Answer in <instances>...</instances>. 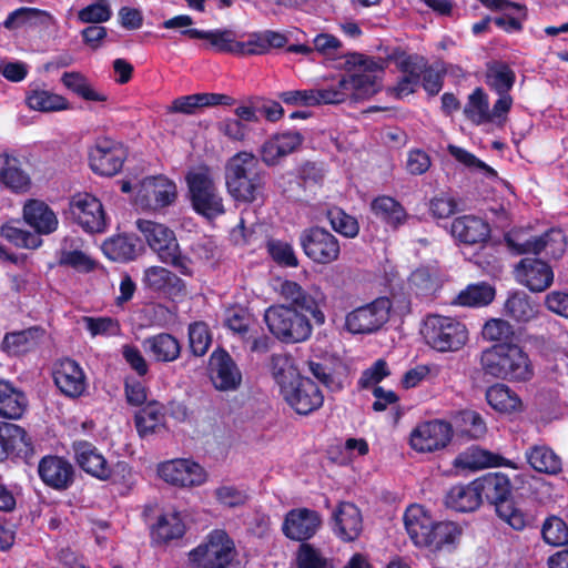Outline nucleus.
<instances>
[{"label": "nucleus", "mask_w": 568, "mask_h": 568, "mask_svg": "<svg viewBox=\"0 0 568 568\" xmlns=\"http://www.w3.org/2000/svg\"><path fill=\"white\" fill-rule=\"evenodd\" d=\"M124 160L125 151L122 144L109 138H98L89 151L90 168L101 176L118 174Z\"/></svg>", "instance_id": "obj_17"}, {"label": "nucleus", "mask_w": 568, "mask_h": 568, "mask_svg": "<svg viewBox=\"0 0 568 568\" xmlns=\"http://www.w3.org/2000/svg\"><path fill=\"white\" fill-rule=\"evenodd\" d=\"M343 68L348 75L341 78V85L345 87L348 95L354 99H366L373 97L381 90V83L376 72H383L384 68L373 57L358 52H351L343 55Z\"/></svg>", "instance_id": "obj_6"}, {"label": "nucleus", "mask_w": 568, "mask_h": 568, "mask_svg": "<svg viewBox=\"0 0 568 568\" xmlns=\"http://www.w3.org/2000/svg\"><path fill=\"white\" fill-rule=\"evenodd\" d=\"M101 248L110 261L129 263L139 256L142 250V243L136 234L119 233L108 237L102 243Z\"/></svg>", "instance_id": "obj_31"}, {"label": "nucleus", "mask_w": 568, "mask_h": 568, "mask_svg": "<svg viewBox=\"0 0 568 568\" xmlns=\"http://www.w3.org/2000/svg\"><path fill=\"white\" fill-rule=\"evenodd\" d=\"M176 196L175 183L163 175H159L143 180L138 193V201L144 207L158 210L171 205Z\"/></svg>", "instance_id": "obj_25"}, {"label": "nucleus", "mask_w": 568, "mask_h": 568, "mask_svg": "<svg viewBox=\"0 0 568 568\" xmlns=\"http://www.w3.org/2000/svg\"><path fill=\"white\" fill-rule=\"evenodd\" d=\"M542 540L552 547H566L568 545V525L556 515H549L541 525Z\"/></svg>", "instance_id": "obj_56"}, {"label": "nucleus", "mask_w": 568, "mask_h": 568, "mask_svg": "<svg viewBox=\"0 0 568 568\" xmlns=\"http://www.w3.org/2000/svg\"><path fill=\"white\" fill-rule=\"evenodd\" d=\"M210 379L216 390L235 392L243 383V374L231 354L219 346L209 358Z\"/></svg>", "instance_id": "obj_14"}, {"label": "nucleus", "mask_w": 568, "mask_h": 568, "mask_svg": "<svg viewBox=\"0 0 568 568\" xmlns=\"http://www.w3.org/2000/svg\"><path fill=\"white\" fill-rule=\"evenodd\" d=\"M23 220L38 236L48 235L58 229V217L53 210L41 200H29L23 206Z\"/></svg>", "instance_id": "obj_34"}, {"label": "nucleus", "mask_w": 568, "mask_h": 568, "mask_svg": "<svg viewBox=\"0 0 568 568\" xmlns=\"http://www.w3.org/2000/svg\"><path fill=\"white\" fill-rule=\"evenodd\" d=\"M258 158L248 151H239L227 159L224 179L227 193L239 203L252 204L263 201L268 173Z\"/></svg>", "instance_id": "obj_2"}, {"label": "nucleus", "mask_w": 568, "mask_h": 568, "mask_svg": "<svg viewBox=\"0 0 568 568\" xmlns=\"http://www.w3.org/2000/svg\"><path fill=\"white\" fill-rule=\"evenodd\" d=\"M0 183L16 193H24L30 189L31 179L22 168L21 160L13 153H0Z\"/></svg>", "instance_id": "obj_35"}, {"label": "nucleus", "mask_w": 568, "mask_h": 568, "mask_svg": "<svg viewBox=\"0 0 568 568\" xmlns=\"http://www.w3.org/2000/svg\"><path fill=\"white\" fill-rule=\"evenodd\" d=\"M409 290L419 298L432 301L442 288L437 273L427 266L417 267L408 277Z\"/></svg>", "instance_id": "obj_47"}, {"label": "nucleus", "mask_w": 568, "mask_h": 568, "mask_svg": "<svg viewBox=\"0 0 568 568\" xmlns=\"http://www.w3.org/2000/svg\"><path fill=\"white\" fill-rule=\"evenodd\" d=\"M540 254L544 252L547 257L559 260L566 252V235L560 229H549L539 235Z\"/></svg>", "instance_id": "obj_61"}, {"label": "nucleus", "mask_w": 568, "mask_h": 568, "mask_svg": "<svg viewBox=\"0 0 568 568\" xmlns=\"http://www.w3.org/2000/svg\"><path fill=\"white\" fill-rule=\"evenodd\" d=\"M530 467L541 474L557 475L562 469L560 457L547 445H534L525 453Z\"/></svg>", "instance_id": "obj_46"}, {"label": "nucleus", "mask_w": 568, "mask_h": 568, "mask_svg": "<svg viewBox=\"0 0 568 568\" xmlns=\"http://www.w3.org/2000/svg\"><path fill=\"white\" fill-rule=\"evenodd\" d=\"M181 34L190 39L206 40L207 43L204 44V48L211 49L216 53H231L239 55V52L243 49V45H240V41L236 40V32L226 28L207 31L190 28L182 30Z\"/></svg>", "instance_id": "obj_28"}, {"label": "nucleus", "mask_w": 568, "mask_h": 568, "mask_svg": "<svg viewBox=\"0 0 568 568\" xmlns=\"http://www.w3.org/2000/svg\"><path fill=\"white\" fill-rule=\"evenodd\" d=\"M481 501L485 499L495 507L496 515L515 530H524L530 523L513 496V483L501 471H490L475 479Z\"/></svg>", "instance_id": "obj_4"}, {"label": "nucleus", "mask_w": 568, "mask_h": 568, "mask_svg": "<svg viewBox=\"0 0 568 568\" xmlns=\"http://www.w3.org/2000/svg\"><path fill=\"white\" fill-rule=\"evenodd\" d=\"M26 393L10 381L0 378V417L20 419L28 407Z\"/></svg>", "instance_id": "obj_39"}, {"label": "nucleus", "mask_w": 568, "mask_h": 568, "mask_svg": "<svg viewBox=\"0 0 568 568\" xmlns=\"http://www.w3.org/2000/svg\"><path fill=\"white\" fill-rule=\"evenodd\" d=\"M490 226L475 215H463L454 219L450 233L460 243L475 245L486 243L490 237Z\"/></svg>", "instance_id": "obj_30"}, {"label": "nucleus", "mask_w": 568, "mask_h": 568, "mask_svg": "<svg viewBox=\"0 0 568 568\" xmlns=\"http://www.w3.org/2000/svg\"><path fill=\"white\" fill-rule=\"evenodd\" d=\"M332 519L333 532L343 541H354L362 532V514L353 503L341 501L334 510Z\"/></svg>", "instance_id": "obj_29"}, {"label": "nucleus", "mask_w": 568, "mask_h": 568, "mask_svg": "<svg viewBox=\"0 0 568 568\" xmlns=\"http://www.w3.org/2000/svg\"><path fill=\"white\" fill-rule=\"evenodd\" d=\"M454 466L462 469L477 470L491 467L519 469L517 463L490 450L473 445L457 455Z\"/></svg>", "instance_id": "obj_27"}, {"label": "nucleus", "mask_w": 568, "mask_h": 568, "mask_svg": "<svg viewBox=\"0 0 568 568\" xmlns=\"http://www.w3.org/2000/svg\"><path fill=\"white\" fill-rule=\"evenodd\" d=\"M143 346L156 362L162 363L174 362L182 349L179 339L169 333H159L145 338Z\"/></svg>", "instance_id": "obj_45"}, {"label": "nucleus", "mask_w": 568, "mask_h": 568, "mask_svg": "<svg viewBox=\"0 0 568 568\" xmlns=\"http://www.w3.org/2000/svg\"><path fill=\"white\" fill-rule=\"evenodd\" d=\"M271 368L284 400L296 414L307 416L323 406L321 388L313 379L296 371L290 356L273 354Z\"/></svg>", "instance_id": "obj_1"}, {"label": "nucleus", "mask_w": 568, "mask_h": 568, "mask_svg": "<svg viewBox=\"0 0 568 568\" xmlns=\"http://www.w3.org/2000/svg\"><path fill=\"white\" fill-rule=\"evenodd\" d=\"M239 552L234 540L223 529H214L189 552L196 568H237Z\"/></svg>", "instance_id": "obj_9"}, {"label": "nucleus", "mask_w": 568, "mask_h": 568, "mask_svg": "<svg viewBox=\"0 0 568 568\" xmlns=\"http://www.w3.org/2000/svg\"><path fill=\"white\" fill-rule=\"evenodd\" d=\"M50 14L38 8L21 7L8 14L2 22V27L8 30H14L24 26L43 24Z\"/></svg>", "instance_id": "obj_53"}, {"label": "nucleus", "mask_w": 568, "mask_h": 568, "mask_svg": "<svg viewBox=\"0 0 568 568\" xmlns=\"http://www.w3.org/2000/svg\"><path fill=\"white\" fill-rule=\"evenodd\" d=\"M32 449L31 439L23 427L0 422V463L7 460L14 453L28 455Z\"/></svg>", "instance_id": "obj_33"}, {"label": "nucleus", "mask_w": 568, "mask_h": 568, "mask_svg": "<svg viewBox=\"0 0 568 568\" xmlns=\"http://www.w3.org/2000/svg\"><path fill=\"white\" fill-rule=\"evenodd\" d=\"M112 17L109 0H97L78 11V20L81 23L99 24L106 22Z\"/></svg>", "instance_id": "obj_63"}, {"label": "nucleus", "mask_w": 568, "mask_h": 568, "mask_svg": "<svg viewBox=\"0 0 568 568\" xmlns=\"http://www.w3.org/2000/svg\"><path fill=\"white\" fill-rule=\"evenodd\" d=\"M516 282L532 293H541L554 283V270L538 257H524L514 267Z\"/></svg>", "instance_id": "obj_21"}, {"label": "nucleus", "mask_w": 568, "mask_h": 568, "mask_svg": "<svg viewBox=\"0 0 568 568\" xmlns=\"http://www.w3.org/2000/svg\"><path fill=\"white\" fill-rule=\"evenodd\" d=\"M193 210L207 220H214L225 212L213 179L207 172H190L186 178Z\"/></svg>", "instance_id": "obj_10"}, {"label": "nucleus", "mask_w": 568, "mask_h": 568, "mask_svg": "<svg viewBox=\"0 0 568 568\" xmlns=\"http://www.w3.org/2000/svg\"><path fill=\"white\" fill-rule=\"evenodd\" d=\"M322 518L316 510L308 508L291 509L284 517L282 531L291 540L307 542L318 530Z\"/></svg>", "instance_id": "obj_24"}, {"label": "nucleus", "mask_w": 568, "mask_h": 568, "mask_svg": "<svg viewBox=\"0 0 568 568\" xmlns=\"http://www.w3.org/2000/svg\"><path fill=\"white\" fill-rule=\"evenodd\" d=\"M185 524L179 513H166L158 517L151 526L150 537L153 546L169 545L185 535Z\"/></svg>", "instance_id": "obj_37"}, {"label": "nucleus", "mask_w": 568, "mask_h": 568, "mask_svg": "<svg viewBox=\"0 0 568 568\" xmlns=\"http://www.w3.org/2000/svg\"><path fill=\"white\" fill-rule=\"evenodd\" d=\"M0 235L14 246L20 248L34 250L42 244V239L37 234L20 229L14 223H4L0 227Z\"/></svg>", "instance_id": "obj_58"}, {"label": "nucleus", "mask_w": 568, "mask_h": 568, "mask_svg": "<svg viewBox=\"0 0 568 568\" xmlns=\"http://www.w3.org/2000/svg\"><path fill=\"white\" fill-rule=\"evenodd\" d=\"M404 524L413 542L427 547L435 524L428 511L420 505H412L404 514Z\"/></svg>", "instance_id": "obj_36"}, {"label": "nucleus", "mask_w": 568, "mask_h": 568, "mask_svg": "<svg viewBox=\"0 0 568 568\" xmlns=\"http://www.w3.org/2000/svg\"><path fill=\"white\" fill-rule=\"evenodd\" d=\"M158 471L164 481L178 487L200 486L206 480L205 469L199 463L186 458L162 463Z\"/></svg>", "instance_id": "obj_22"}, {"label": "nucleus", "mask_w": 568, "mask_h": 568, "mask_svg": "<svg viewBox=\"0 0 568 568\" xmlns=\"http://www.w3.org/2000/svg\"><path fill=\"white\" fill-rule=\"evenodd\" d=\"M38 475L45 486L62 491L73 485L75 469L73 465L62 456L45 455L39 462Z\"/></svg>", "instance_id": "obj_23"}, {"label": "nucleus", "mask_w": 568, "mask_h": 568, "mask_svg": "<svg viewBox=\"0 0 568 568\" xmlns=\"http://www.w3.org/2000/svg\"><path fill=\"white\" fill-rule=\"evenodd\" d=\"M136 227L162 263L174 267L184 276L193 275L192 261L182 253L175 233L170 227L144 219L136 221Z\"/></svg>", "instance_id": "obj_5"}, {"label": "nucleus", "mask_w": 568, "mask_h": 568, "mask_svg": "<svg viewBox=\"0 0 568 568\" xmlns=\"http://www.w3.org/2000/svg\"><path fill=\"white\" fill-rule=\"evenodd\" d=\"M327 219L332 229L346 239H354L359 233L357 219L339 207L328 210Z\"/></svg>", "instance_id": "obj_60"}, {"label": "nucleus", "mask_w": 568, "mask_h": 568, "mask_svg": "<svg viewBox=\"0 0 568 568\" xmlns=\"http://www.w3.org/2000/svg\"><path fill=\"white\" fill-rule=\"evenodd\" d=\"M212 344V334L205 322H194L189 325V348L196 357L204 356Z\"/></svg>", "instance_id": "obj_59"}, {"label": "nucleus", "mask_w": 568, "mask_h": 568, "mask_svg": "<svg viewBox=\"0 0 568 568\" xmlns=\"http://www.w3.org/2000/svg\"><path fill=\"white\" fill-rule=\"evenodd\" d=\"M61 82L68 90L83 100L104 102L108 99L105 94L97 92L89 83L87 77L80 72H64L61 77Z\"/></svg>", "instance_id": "obj_54"}, {"label": "nucleus", "mask_w": 568, "mask_h": 568, "mask_svg": "<svg viewBox=\"0 0 568 568\" xmlns=\"http://www.w3.org/2000/svg\"><path fill=\"white\" fill-rule=\"evenodd\" d=\"M495 298V288L486 283L480 282L470 284L463 290L456 297L455 304L460 306L479 307L490 304Z\"/></svg>", "instance_id": "obj_52"}, {"label": "nucleus", "mask_w": 568, "mask_h": 568, "mask_svg": "<svg viewBox=\"0 0 568 568\" xmlns=\"http://www.w3.org/2000/svg\"><path fill=\"white\" fill-rule=\"evenodd\" d=\"M372 213L393 230L399 229L407 222L408 213L396 199L378 195L371 202Z\"/></svg>", "instance_id": "obj_41"}, {"label": "nucleus", "mask_w": 568, "mask_h": 568, "mask_svg": "<svg viewBox=\"0 0 568 568\" xmlns=\"http://www.w3.org/2000/svg\"><path fill=\"white\" fill-rule=\"evenodd\" d=\"M390 308L388 297H377L351 311L345 317V328L352 334L375 333L388 322Z\"/></svg>", "instance_id": "obj_12"}, {"label": "nucleus", "mask_w": 568, "mask_h": 568, "mask_svg": "<svg viewBox=\"0 0 568 568\" xmlns=\"http://www.w3.org/2000/svg\"><path fill=\"white\" fill-rule=\"evenodd\" d=\"M304 141L305 136L297 130L276 132L260 146L261 160L268 168L276 166L282 159L297 152Z\"/></svg>", "instance_id": "obj_19"}, {"label": "nucleus", "mask_w": 568, "mask_h": 568, "mask_svg": "<svg viewBox=\"0 0 568 568\" xmlns=\"http://www.w3.org/2000/svg\"><path fill=\"white\" fill-rule=\"evenodd\" d=\"M71 214L79 226L89 234L106 229V215L101 201L90 193H79L70 202Z\"/></svg>", "instance_id": "obj_15"}, {"label": "nucleus", "mask_w": 568, "mask_h": 568, "mask_svg": "<svg viewBox=\"0 0 568 568\" xmlns=\"http://www.w3.org/2000/svg\"><path fill=\"white\" fill-rule=\"evenodd\" d=\"M288 38L277 31L265 30L261 32H253L248 36L247 41H240L243 45L239 55H261L267 53L272 48L281 49L286 47Z\"/></svg>", "instance_id": "obj_43"}, {"label": "nucleus", "mask_w": 568, "mask_h": 568, "mask_svg": "<svg viewBox=\"0 0 568 568\" xmlns=\"http://www.w3.org/2000/svg\"><path fill=\"white\" fill-rule=\"evenodd\" d=\"M300 246L305 256L317 265H328L339 258L338 239L323 226L304 229L298 236Z\"/></svg>", "instance_id": "obj_11"}, {"label": "nucleus", "mask_w": 568, "mask_h": 568, "mask_svg": "<svg viewBox=\"0 0 568 568\" xmlns=\"http://www.w3.org/2000/svg\"><path fill=\"white\" fill-rule=\"evenodd\" d=\"M296 568H334L329 559L312 544L302 542L295 554Z\"/></svg>", "instance_id": "obj_62"}, {"label": "nucleus", "mask_w": 568, "mask_h": 568, "mask_svg": "<svg viewBox=\"0 0 568 568\" xmlns=\"http://www.w3.org/2000/svg\"><path fill=\"white\" fill-rule=\"evenodd\" d=\"M453 438V426L442 419L418 424L410 434L409 443L414 450L433 453L444 449Z\"/></svg>", "instance_id": "obj_16"}, {"label": "nucleus", "mask_w": 568, "mask_h": 568, "mask_svg": "<svg viewBox=\"0 0 568 568\" xmlns=\"http://www.w3.org/2000/svg\"><path fill=\"white\" fill-rule=\"evenodd\" d=\"M485 82L497 94H509L516 82V73L506 62L495 61L487 64Z\"/></svg>", "instance_id": "obj_48"}, {"label": "nucleus", "mask_w": 568, "mask_h": 568, "mask_svg": "<svg viewBox=\"0 0 568 568\" xmlns=\"http://www.w3.org/2000/svg\"><path fill=\"white\" fill-rule=\"evenodd\" d=\"M455 425L462 437L479 439L487 433V426L483 416L475 410L465 409L456 414Z\"/></svg>", "instance_id": "obj_51"}, {"label": "nucleus", "mask_w": 568, "mask_h": 568, "mask_svg": "<svg viewBox=\"0 0 568 568\" xmlns=\"http://www.w3.org/2000/svg\"><path fill=\"white\" fill-rule=\"evenodd\" d=\"M45 331L41 326H31L26 329L6 333L2 348L8 354L21 355L34 349Z\"/></svg>", "instance_id": "obj_44"}, {"label": "nucleus", "mask_w": 568, "mask_h": 568, "mask_svg": "<svg viewBox=\"0 0 568 568\" xmlns=\"http://www.w3.org/2000/svg\"><path fill=\"white\" fill-rule=\"evenodd\" d=\"M264 322L270 333L284 344L303 343L312 336L310 318L294 307L271 305L265 310Z\"/></svg>", "instance_id": "obj_8"}, {"label": "nucleus", "mask_w": 568, "mask_h": 568, "mask_svg": "<svg viewBox=\"0 0 568 568\" xmlns=\"http://www.w3.org/2000/svg\"><path fill=\"white\" fill-rule=\"evenodd\" d=\"M483 373L508 382H528L534 377V366L528 354L515 343H496L480 353Z\"/></svg>", "instance_id": "obj_3"}, {"label": "nucleus", "mask_w": 568, "mask_h": 568, "mask_svg": "<svg viewBox=\"0 0 568 568\" xmlns=\"http://www.w3.org/2000/svg\"><path fill=\"white\" fill-rule=\"evenodd\" d=\"M24 101L31 110L44 113L71 109L70 102L64 97L34 83L29 85Z\"/></svg>", "instance_id": "obj_40"}, {"label": "nucleus", "mask_w": 568, "mask_h": 568, "mask_svg": "<svg viewBox=\"0 0 568 568\" xmlns=\"http://www.w3.org/2000/svg\"><path fill=\"white\" fill-rule=\"evenodd\" d=\"M52 378L59 392L71 399L83 396L89 386L83 368L70 357H63L53 363Z\"/></svg>", "instance_id": "obj_18"}, {"label": "nucleus", "mask_w": 568, "mask_h": 568, "mask_svg": "<svg viewBox=\"0 0 568 568\" xmlns=\"http://www.w3.org/2000/svg\"><path fill=\"white\" fill-rule=\"evenodd\" d=\"M486 400L491 408L500 413H514L521 406L518 395L505 384H494L486 390Z\"/></svg>", "instance_id": "obj_49"}, {"label": "nucleus", "mask_w": 568, "mask_h": 568, "mask_svg": "<svg viewBox=\"0 0 568 568\" xmlns=\"http://www.w3.org/2000/svg\"><path fill=\"white\" fill-rule=\"evenodd\" d=\"M143 288L169 300L184 297L187 293L186 283L174 272L163 266H149L143 271Z\"/></svg>", "instance_id": "obj_20"}, {"label": "nucleus", "mask_w": 568, "mask_h": 568, "mask_svg": "<svg viewBox=\"0 0 568 568\" xmlns=\"http://www.w3.org/2000/svg\"><path fill=\"white\" fill-rule=\"evenodd\" d=\"M165 409L163 404L152 399L143 405L134 415V426L141 438L155 434L165 425Z\"/></svg>", "instance_id": "obj_42"}, {"label": "nucleus", "mask_w": 568, "mask_h": 568, "mask_svg": "<svg viewBox=\"0 0 568 568\" xmlns=\"http://www.w3.org/2000/svg\"><path fill=\"white\" fill-rule=\"evenodd\" d=\"M462 535V528L453 521H435L427 547L435 550L444 546L455 545Z\"/></svg>", "instance_id": "obj_57"}, {"label": "nucleus", "mask_w": 568, "mask_h": 568, "mask_svg": "<svg viewBox=\"0 0 568 568\" xmlns=\"http://www.w3.org/2000/svg\"><path fill=\"white\" fill-rule=\"evenodd\" d=\"M444 503L447 508L457 513H473L483 504L475 479L468 484L452 486L445 495Z\"/></svg>", "instance_id": "obj_38"}, {"label": "nucleus", "mask_w": 568, "mask_h": 568, "mask_svg": "<svg viewBox=\"0 0 568 568\" xmlns=\"http://www.w3.org/2000/svg\"><path fill=\"white\" fill-rule=\"evenodd\" d=\"M481 335L486 341L508 343L507 339L514 336V328L503 318H490L484 324Z\"/></svg>", "instance_id": "obj_64"}, {"label": "nucleus", "mask_w": 568, "mask_h": 568, "mask_svg": "<svg viewBox=\"0 0 568 568\" xmlns=\"http://www.w3.org/2000/svg\"><path fill=\"white\" fill-rule=\"evenodd\" d=\"M420 333L425 343L439 353L458 352L469 338L465 323L456 317L439 314L427 315Z\"/></svg>", "instance_id": "obj_7"}, {"label": "nucleus", "mask_w": 568, "mask_h": 568, "mask_svg": "<svg viewBox=\"0 0 568 568\" xmlns=\"http://www.w3.org/2000/svg\"><path fill=\"white\" fill-rule=\"evenodd\" d=\"M505 316L518 322L527 323L536 315V310L530 297L521 291H516L507 297L504 305Z\"/></svg>", "instance_id": "obj_50"}, {"label": "nucleus", "mask_w": 568, "mask_h": 568, "mask_svg": "<svg viewBox=\"0 0 568 568\" xmlns=\"http://www.w3.org/2000/svg\"><path fill=\"white\" fill-rule=\"evenodd\" d=\"M464 114L476 125L490 122L488 95L483 88H476L469 94Z\"/></svg>", "instance_id": "obj_55"}, {"label": "nucleus", "mask_w": 568, "mask_h": 568, "mask_svg": "<svg viewBox=\"0 0 568 568\" xmlns=\"http://www.w3.org/2000/svg\"><path fill=\"white\" fill-rule=\"evenodd\" d=\"M281 296L290 303L287 307L310 313L317 325L325 323V315L318 307L315 298L307 293L298 283L285 280L280 286Z\"/></svg>", "instance_id": "obj_32"}, {"label": "nucleus", "mask_w": 568, "mask_h": 568, "mask_svg": "<svg viewBox=\"0 0 568 568\" xmlns=\"http://www.w3.org/2000/svg\"><path fill=\"white\" fill-rule=\"evenodd\" d=\"M72 449L81 470L102 481L110 479L109 463L95 445L88 440H77L73 442Z\"/></svg>", "instance_id": "obj_26"}, {"label": "nucleus", "mask_w": 568, "mask_h": 568, "mask_svg": "<svg viewBox=\"0 0 568 568\" xmlns=\"http://www.w3.org/2000/svg\"><path fill=\"white\" fill-rule=\"evenodd\" d=\"M389 59L395 62L397 70L402 73L393 88L396 98L415 93L420 85L427 59L418 53L410 54L399 49L395 50Z\"/></svg>", "instance_id": "obj_13"}]
</instances>
